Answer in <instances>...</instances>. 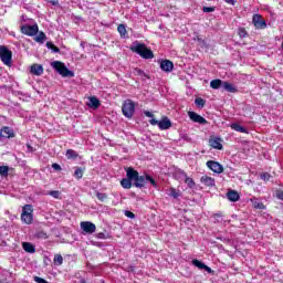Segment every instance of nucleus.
<instances>
[{
    "label": "nucleus",
    "instance_id": "f257e3e1",
    "mask_svg": "<svg viewBox=\"0 0 283 283\" xmlns=\"http://www.w3.org/2000/svg\"><path fill=\"white\" fill-rule=\"evenodd\" d=\"M130 50L142 56V59H154V52L143 43L135 42Z\"/></svg>",
    "mask_w": 283,
    "mask_h": 283
},
{
    "label": "nucleus",
    "instance_id": "f03ea898",
    "mask_svg": "<svg viewBox=\"0 0 283 283\" xmlns=\"http://www.w3.org/2000/svg\"><path fill=\"white\" fill-rule=\"evenodd\" d=\"M52 67H54L61 76H63L64 78H74V72L70 71V69H67V66H65V63L61 62V61H55L51 63Z\"/></svg>",
    "mask_w": 283,
    "mask_h": 283
},
{
    "label": "nucleus",
    "instance_id": "7ed1b4c3",
    "mask_svg": "<svg viewBox=\"0 0 283 283\" xmlns=\"http://www.w3.org/2000/svg\"><path fill=\"white\" fill-rule=\"evenodd\" d=\"M147 182H150L153 187H158V184H156V180H154V178H151V176L149 175H143V176L137 175V179H135L134 186L137 187V189H143V187H145Z\"/></svg>",
    "mask_w": 283,
    "mask_h": 283
},
{
    "label": "nucleus",
    "instance_id": "20e7f679",
    "mask_svg": "<svg viewBox=\"0 0 283 283\" xmlns=\"http://www.w3.org/2000/svg\"><path fill=\"white\" fill-rule=\"evenodd\" d=\"M32 213H34L32 205H25L22 208L21 220L24 224H32V221L34 220V214Z\"/></svg>",
    "mask_w": 283,
    "mask_h": 283
},
{
    "label": "nucleus",
    "instance_id": "39448f33",
    "mask_svg": "<svg viewBox=\"0 0 283 283\" xmlns=\"http://www.w3.org/2000/svg\"><path fill=\"white\" fill-rule=\"evenodd\" d=\"M122 112L126 118H132L136 112V103L132 99H126L122 106Z\"/></svg>",
    "mask_w": 283,
    "mask_h": 283
},
{
    "label": "nucleus",
    "instance_id": "423d86ee",
    "mask_svg": "<svg viewBox=\"0 0 283 283\" xmlns=\"http://www.w3.org/2000/svg\"><path fill=\"white\" fill-rule=\"evenodd\" d=\"M0 60L4 65H12V51L6 45H0Z\"/></svg>",
    "mask_w": 283,
    "mask_h": 283
},
{
    "label": "nucleus",
    "instance_id": "0eeeda50",
    "mask_svg": "<svg viewBox=\"0 0 283 283\" xmlns=\"http://www.w3.org/2000/svg\"><path fill=\"white\" fill-rule=\"evenodd\" d=\"M150 125L153 126H158L159 129H161V132H165L167 129H169L171 127V120L169 119V117H163L161 120H157L156 118H151L149 120Z\"/></svg>",
    "mask_w": 283,
    "mask_h": 283
},
{
    "label": "nucleus",
    "instance_id": "6e6552de",
    "mask_svg": "<svg viewBox=\"0 0 283 283\" xmlns=\"http://www.w3.org/2000/svg\"><path fill=\"white\" fill-rule=\"evenodd\" d=\"M22 34H25L27 36H36L39 34V24H23L21 27Z\"/></svg>",
    "mask_w": 283,
    "mask_h": 283
},
{
    "label": "nucleus",
    "instance_id": "1a4fd4ad",
    "mask_svg": "<svg viewBox=\"0 0 283 283\" xmlns=\"http://www.w3.org/2000/svg\"><path fill=\"white\" fill-rule=\"evenodd\" d=\"M206 165L213 174H222L224 171V167L218 161L208 160Z\"/></svg>",
    "mask_w": 283,
    "mask_h": 283
},
{
    "label": "nucleus",
    "instance_id": "9d476101",
    "mask_svg": "<svg viewBox=\"0 0 283 283\" xmlns=\"http://www.w3.org/2000/svg\"><path fill=\"white\" fill-rule=\"evenodd\" d=\"M80 227L84 233H96V224H94L92 221H82Z\"/></svg>",
    "mask_w": 283,
    "mask_h": 283
},
{
    "label": "nucleus",
    "instance_id": "9b49d317",
    "mask_svg": "<svg viewBox=\"0 0 283 283\" xmlns=\"http://www.w3.org/2000/svg\"><path fill=\"white\" fill-rule=\"evenodd\" d=\"M252 23L256 30H264L266 28V21L260 14L253 15Z\"/></svg>",
    "mask_w": 283,
    "mask_h": 283
},
{
    "label": "nucleus",
    "instance_id": "f8f14e48",
    "mask_svg": "<svg viewBox=\"0 0 283 283\" xmlns=\"http://www.w3.org/2000/svg\"><path fill=\"white\" fill-rule=\"evenodd\" d=\"M188 116L192 123H199V125H207V119L196 112H188Z\"/></svg>",
    "mask_w": 283,
    "mask_h": 283
},
{
    "label": "nucleus",
    "instance_id": "ddd939ff",
    "mask_svg": "<svg viewBox=\"0 0 283 283\" xmlns=\"http://www.w3.org/2000/svg\"><path fill=\"white\" fill-rule=\"evenodd\" d=\"M209 145L212 147V149H219L222 151L223 146H222V138L220 137H214L209 139Z\"/></svg>",
    "mask_w": 283,
    "mask_h": 283
},
{
    "label": "nucleus",
    "instance_id": "4468645a",
    "mask_svg": "<svg viewBox=\"0 0 283 283\" xmlns=\"http://www.w3.org/2000/svg\"><path fill=\"white\" fill-rule=\"evenodd\" d=\"M160 70H163V72H172L174 71V62H171L169 60H163L160 62Z\"/></svg>",
    "mask_w": 283,
    "mask_h": 283
},
{
    "label": "nucleus",
    "instance_id": "2eb2a0df",
    "mask_svg": "<svg viewBox=\"0 0 283 283\" xmlns=\"http://www.w3.org/2000/svg\"><path fill=\"white\" fill-rule=\"evenodd\" d=\"M200 182L205 185L206 187H216V179L205 175L201 177Z\"/></svg>",
    "mask_w": 283,
    "mask_h": 283
},
{
    "label": "nucleus",
    "instance_id": "dca6fc26",
    "mask_svg": "<svg viewBox=\"0 0 283 283\" xmlns=\"http://www.w3.org/2000/svg\"><path fill=\"white\" fill-rule=\"evenodd\" d=\"M31 74L34 76H41L43 74V65L41 64H32L30 69Z\"/></svg>",
    "mask_w": 283,
    "mask_h": 283
},
{
    "label": "nucleus",
    "instance_id": "f3484780",
    "mask_svg": "<svg viewBox=\"0 0 283 283\" xmlns=\"http://www.w3.org/2000/svg\"><path fill=\"white\" fill-rule=\"evenodd\" d=\"M126 176H127L128 180H130L132 182L133 181L136 182V180L138 178V172L134 168L129 167L126 169Z\"/></svg>",
    "mask_w": 283,
    "mask_h": 283
},
{
    "label": "nucleus",
    "instance_id": "a211bd4d",
    "mask_svg": "<svg viewBox=\"0 0 283 283\" xmlns=\"http://www.w3.org/2000/svg\"><path fill=\"white\" fill-rule=\"evenodd\" d=\"M193 266H197V269H200L201 271L205 270L208 273H211V268L207 266L202 261H199L198 259L192 260Z\"/></svg>",
    "mask_w": 283,
    "mask_h": 283
},
{
    "label": "nucleus",
    "instance_id": "6ab92c4d",
    "mask_svg": "<svg viewBox=\"0 0 283 283\" xmlns=\"http://www.w3.org/2000/svg\"><path fill=\"white\" fill-rule=\"evenodd\" d=\"M87 105L93 109H98L101 107V101L96 96H92L88 98Z\"/></svg>",
    "mask_w": 283,
    "mask_h": 283
},
{
    "label": "nucleus",
    "instance_id": "aec40b11",
    "mask_svg": "<svg viewBox=\"0 0 283 283\" xmlns=\"http://www.w3.org/2000/svg\"><path fill=\"white\" fill-rule=\"evenodd\" d=\"M22 249L25 251V253H36V247H34V244L31 242H23Z\"/></svg>",
    "mask_w": 283,
    "mask_h": 283
},
{
    "label": "nucleus",
    "instance_id": "412c9836",
    "mask_svg": "<svg viewBox=\"0 0 283 283\" xmlns=\"http://www.w3.org/2000/svg\"><path fill=\"white\" fill-rule=\"evenodd\" d=\"M227 198L230 202H238V200H240V195L235 190H230L227 193Z\"/></svg>",
    "mask_w": 283,
    "mask_h": 283
},
{
    "label": "nucleus",
    "instance_id": "4be33fe9",
    "mask_svg": "<svg viewBox=\"0 0 283 283\" xmlns=\"http://www.w3.org/2000/svg\"><path fill=\"white\" fill-rule=\"evenodd\" d=\"M222 88L226 92H229L230 94H235V92H238V87H235V85L229 83V82H223V86Z\"/></svg>",
    "mask_w": 283,
    "mask_h": 283
},
{
    "label": "nucleus",
    "instance_id": "5701e85b",
    "mask_svg": "<svg viewBox=\"0 0 283 283\" xmlns=\"http://www.w3.org/2000/svg\"><path fill=\"white\" fill-rule=\"evenodd\" d=\"M230 127L231 129H233L234 132H239L240 134H249V130L238 123L231 124Z\"/></svg>",
    "mask_w": 283,
    "mask_h": 283
},
{
    "label": "nucleus",
    "instance_id": "b1692460",
    "mask_svg": "<svg viewBox=\"0 0 283 283\" xmlns=\"http://www.w3.org/2000/svg\"><path fill=\"white\" fill-rule=\"evenodd\" d=\"M14 133H12V129H10V127H3L0 130V136L1 138H12Z\"/></svg>",
    "mask_w": 283,
    "mask_h": 283
},
{
    "label": "nucleus",
    "instance_id": "393cba45",
    "mask_svg": "<svg viewBox=\"0 0 283 283\" xmlns=\"http://www.w3.org/2000/svg\"><path fill=\"white\" fill-rule=\"evenodd\" d=\"M223 83H224V81H222V80H220V78L212 80V81L210 82V87H211L212 90H220V87L223 86Z\"/></svg>",
    "mask_w": 283,
    "mask_h": 283
},
{
    "label": "nucleus",
    "instance_id": "a878e982",
    "mask_svg": "<svg viewBox=\"0 0 283 283\" xmlns=\"http://www.w3.org/2000/svg\"><path fill=\"white\" fill-rule=\"evenodd\" d=\"M36 43L43 44L48 41V35L43 31L39 32V34L34 38Z\"/></svg>",
    "mask_w": 283,
    "mask_h": 283
},
{
    "label": "nucleus",
    "instance_id": "bb28decb",
    "mask_svg": "<svg viewBox=\"0 0 283 283\" xmlns=\"http://www.w3.org/2000/svg\"><path fill=\"white\" fill-rule=\"evenodd\" d=\"M66 158L69 160H76V158H78V153H76L75 150L73 149H67L66 150Z\"/></svg>",
    "mask_w": 283,
    "mask_h": 283
},
{
    "label": "nucleus",
    "instance_id": "cd10ccee",
    "mask_svg": "<svg viewBox=\"0 0 283 283\" xmlns=\"http://www.w3.org/2000/svg\"><path fill=\"white\" fill-rule=\"evenodd\" d=\"M254 209H264V203L255 198L250 199Z\"/></svg>",
    "mask_w": 283,
    "mask_h": 283
},
{
    "label": "nucleus",
    "instance_id": "c85d7f7f",
    "mask_svg": "<svg viewBox=\"0 0 283 283\" xmlns=\"http://www.w3.org/2000/svg\"><path fill=\"white\" fill-rule=\"evenodd\" d=\"M184 176L186 185H188L189 189H193V187H196V182L193 181V179L191 177H187V174L185 172Z\"/></svg>",
    "mask_w": 283,
    "mask_h": 283
},
{
    "label": "nucleus",
    "instance_id": "c756f323",
    "mask_svg": "<svg viewBox=\"0 0 283 283\" xmlns=\"http://www.w3.org/2000/svg\"><path fill=\"white\" fill-rule=\"evenodd\" d=\"M120 185H122L123 189H132V180L128 178L122 179Z\"/></svg>",
    "mask_w": 283,
    "mask_h": 283
},
{
    "label": "nucleus",
    "instance_id": "7c9ffc66",
    "mask_svg": "<svg viewBox=\"0 0 283 283\" xmlns=\"http://www.w3.org/2000/svg\"><path fill=\"white\" fill-rule=\"evenodd\" d=\"M53 264L55 266H61L63 264V255L61 254H55L53 259Z\"/></svg>",
    "mask_w": 283,
    "mask_h": 283
},
{
    "label": "nucleus",
    "instance_id": "2f4dec72",
    "mask_svg": "<svg viewBox=\"0 0 283 283\" xmlns=\"http://www.w3.org/2000/svg\"><path fill=\"white\" fill-rule=\"evenodd\" d=\"M117 32H119L120 36L125 39L127 36V29L125 28V24H119L117 27Z\"/></svg>",
    "mask_w": 283,
    "mask_h": 283
},
{
    "label": "nucleus",
    "instance_id": "473e14b6",
    "mask_svg": "<svg viewBox=\"0 0 283 283\" xmlns=\"http://www.w3.org/2000/svg\"><path fill=\"white\" fill-rule=\"evenodd\" d=\"M46 48L48 50H52V52L54 54H59V52H61V49H59L56 45H54V43L52 42H46Z\"/></svg>",
    "mask_w": 283,
    "mask_h": 283
},
{
    "label": "nucleus",
    "instance_id": "72a5a7b5",
    "mask_svg": "<svg viewBox=\"0 0 283 283\" xmlns=\"http://www.w3.org/2000/svg\"><path fill=\"white\" fill-rule=\"evenodd\" d=\"M75 171H74V178H77V180H81V178H83V168L81 167H75L74 168Z\"/></svg>",
    "mask_w": 283,
    "mask_h": 283
},
{
    "label": "nucleus",
    "instance_id": "f704fd0d",
    "mask_svg": "<svg viewBox=\"0 0 283 283\" xmlns=\"http://www.w3.org/2000/svg\"><path fill=\"white\" fill-rule=\"evenodd\" d=\"M95 238H97L98 240H109V238L112 237L105 232H99L95 234Z\"/></svg>",
    "mask_w": 283,
    "mask_h": 283
},
{
    "label": "nucleus",
    "instance_id": "c9c22d12",
    "mask_svg": "<svg viewBox=\"0 0 283 283\" xmlns=\"http://www.w3.org/2000/svg\"><path fill=\"white\" fill-rule=\"evenodd\" d=\"M168 196H170V198H180V192L176 191V188H170Z\"/></svg>",
    "mask_w": 283,
    "mask_h": 283
},
{
    "label": "nucleus",
    "instance_id": "e433bc0d",
    "mask_svg": "<svg viewBox=\"0 0 283 283\" xmlns=\"http://www.w3.org/2000/svg\"><path fill=\"white\" fill-rule=\"evenodd\" d=\"M206 103L207 102L205 99H202V97H197L195 99V104L197 105V107H205Z\"/></svg>",
    "mask_w": 283,
    "mask_h": 283
},
{
    "label": "nucleus",
    "instance_id": "4c0bfd02",
    "mask_svg": "<svg viewBox=\"0 0 283 283\" xmlns=\"http://www.w3.org/2000/svg\"><path fill=\"white\" fill-rule=\"evenodd\" d=\"M10 171V168L8 166H0V176H8V172Z\"/></svg>",
    "mask_w": 283,
    "mask_h": 283
},
{
    "label": "nucleus",
    "instance_id": "58836bf2",
    "mask_svg": "<svg viewBox=\"0 0 283 283\" xmlns=\"http://www.w3.org/2000/svg\"><path fill=\"white\" fill-rule=\"evenodd\" d=\"M96 198H97L101 202H105V200H107V193L96 192Z\"/></svg>",
    "mask_w": 283,
    "mask_h": 283
},
{
    "label": "nucleus",
    "instance_id": "ea45409f",
    "mask_svg": "<svg viewBox=\"0 0 283 283\" xmlns=\"http://www.w3.org/2000/svg\"><path fill=\"white\" fill-rule=\"evenodd\" d=\"M247 29L245 28H240L239 29V36L241 38V39H244V38H247Z\"/></svg>",
    "mask_w": 283,
    "mask_h": 283
},
{
    "label": "nucleus",
    "instance_id": "a19ab883",
    "mask_svg": "<svg viewBox=\"0 0 283 283\" xmlns=\"http://www.w3.org/2000/svg\"><path fill=\"white\" fill-rule=\"evenodd\" d=\"M202 12H206V13L216 12V7H203Z\"/></svg>",
    "mask_w": 283,
    "mask_h": 283
},
{
    "label": "nucleus",
    "instance_id": "79ce46f5",
    "mask_svg": "<svg viewBox=\"0 0 283 283\" xmlns=\"http://www.w3.org/2000/svg\"><path fill=\"white\" fill-rule=\"evenodd\" d=\"M134 74L136 76H146L145 72L143 70H140V69H135Z\"/></svg>",
    "mask_w": 283,
    "mask_h": 283
},
{
    "label": "nucleus",
    "instance_id": "37998d69",
    "mask_svg": "<svg viewBox=\"0 0 283 283\" xmlns=\"http://www.w3.org/2000/svg\"><path fill=\"white\" fill-rule=\"evenodd\" d=\"M49 195L52 196V198H59L61 192H59V190H52L49 192Z\"/></svg>",
    "mask_w": 283,
    "mask_h": 283
},
{
    "label": "nucleus",
    "instance_id": "c03bdc74",
    "mask_svg": "<svg viewBox=\"0 0 283 283\" xmlns=\"http://www.w3.org/2000/svg\"><path fill=\"white\" fill-rule=\"evenodd\" d=\"M33 280H34V282H36V283H49L48 281H45V279H42V277H40V276H34Z\"/></svg>",
    "mask_w": 283,
    "mask_h": 283
},
{
    "label": "nucleus",
    "instance_id": "a18cd8bd",
    "mask_svg": "<svg viewBox=\"0 0 283 283\" xmlns=\"http://www.w3.org/2000/svg\"><path fill=\"white\" fill-rule=\"evenodd\" d=\"M125 216H126V218H130V219L136 218V214H134V212H132V211H126Z\"/></svg>",
    "mask_w": 283,
    "mask_h": 283
},
{
    "label": "nucleus",
    "instance_id": "49530a36",
    "mask_svg": "<svg viewBox=\"0 0 283 283\" xmlns=\"http://www.w3.org/2000/svg\"><path fill=\"white\" fill-rule=\"evenodd\" d=\"M262 180H269L271 178V175L269 172H264L261 175Z\"/></svg>",
    "mask_w": 283,
    "mask_h": 283
},
{
    "label": "nucleus",
    "instance_id": "de8ad7c7",
    "mask_svg": "<svg viewBox=\"0 0 283 283\" xmlns=\"http://www.w3.org/2000/svg\"><path fill=\"white\" fill-rule=\"evenodd\" d=\"M52 169H54L55 171H61V165L52 164Z\"/></svg>",
    "mask_w": 283,
    "mask_h": 283
},
{
    "label": "nucleus",
    "instance_id": "09e8293b",
    "mask_svg": "<svg viewBox=\"0 0 283 283\" xmlns=\"http://www.w3.org/2000/svg\"><path fill=\"white\" fill-rule=\"evenodd\" d=\"M144 114L147 116V118H154V114L149 111H145Z\"/></svg>",
    "mask_w": 283,
    "mask_h": 283
},
{
    "label": "nucleus",
    "instance_id": "8fccbe9b",
    "mask_svg": "<svg viewBox=\"0 0 283 283\" xmlns=\"http://www.w3.org/2000/svg\"><path fill=\"white\" fill-rule=\"evenodd\" d=\"M276 198H277L279 200H282V201H283V191H279V192L276 193Z\"/></svg>",
    "mask_w": 283,
    "mask_h": 283
},
{
    "label": "nucleus",
    "instance_id": "3c124183",
    "mask_svg": "<svg viewBox=\"0 0 283 283\" xmlns=\"http://www.w3.org/2000/svg\"><path fill=\"white\" fill-rule=\"evenodd\" d=\"M226 3H229L230 6H235V0H224Z\"/></svg>",
    "mask_w": 283,
    "mask_h": 283
},
{
    "label": "nucleus",
    "instance_id": "603ef678",
    "mask_svg": "<svg viewBox=\"0 0 283 283\" xmlns=\"http://www.w3.org/2000/svg\"><path fill=\"white\" fill-rule=\"evenodd\" d=\"M38 238H48L46 234L44 232H39L38 233Z\"/></svg>",
    "mask_w": 283,
    "mask_h": 283
},
{
    "label": "nucleus",
    "instance_id": "864d4df0",
    "mask_svg": "<svg viewBox=\"0 0 283 283\" xmlns=\"http://www.w3.org/2000/svg\"><path fill=\"white\" fill-rule=\"evenodd\" d=\"M27 147H28L29 151H34V150L32 149V146L27 145Z\"/></svg>",
    "mask_w": 283,
    "mask_h": 283
},
{
    "label": "nucleus",
    "instance_id": "5fc2aeb1",
    "mask_svg": "<svg viewBox=\"0 0 283 283\" xmlns=\"http://www.w3.org/2000/svg\"><path fill=\"white\" fill-rule=\"evenodd\" d=\"M0 283H8V279L0 280Z\"/></svg>",
    "mask_w": 283,
    "mask_h": 283
},
{
    "label": "nucleus",
    "instance_id": "6e6d98bb",
    "mask_svg": "<svg viewBox=\"0 0 283 283\" xmlns=\"http://www.w3.org/2000/svg\"><path fill=\"white\" fill-rule=\"evenodd\" d=\"M216 218H222V216H220V214H216Z\"/></svg>",
    "mask_w": 283,
    "mask_h": 283
},
{
    "label": "nucleus",
    "instance_id": "4d7b16f0",
    "mask_svg": "<svg viewBox=\"0 0 283 283\" xmlns=\"http://www.w3.org/2000/svg\"><path fill=\"white\" fill-rule=\"evenodd\" d=\"M53 6H56V2L53 1Z\"/></svg>",
    "mask_w": 283,
    "mask_h": 283
}]
</instances>
